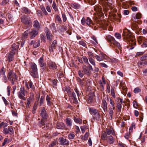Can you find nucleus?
I'll use <instances>...</instances> for the list:
<instances>
[{
	"instance_id": "26",
	"label": "nucleus",
	"mask_w": 147,
	"mask_h": 147,
	"mask_svg": "<svg viewBox=\"0 0 147 147\" xmlns=\"http://www.w3.org/2000/svg\"><path fill=\"white\" fill-rule=\"evenodd\" d=\"M31 66L32 71H37V68L36 65L34 63H31Z\"/></svg>"
},
{
	"instance_id": "47",
	"label": "nucleus",
	"mask_w": 147,
	"mask_h": 147,
	"mask_svg": "<svg viewBox=\"0 0 147 147\" xmlns=\"http://www.w3.org/2000/svg\"><path fill=\"white\" fill-rule=\"evenodd\" d=\"M11 140H9L7 138H5L4 139V141L3 143H2V146H4L7 143H9L10 142Z\"/></svg>"
},
{
	"instance_id": "22",
	"label": "nucleus",
	"mask_w": 147,
	"mask_h": 147,
	"mask_svg": "<svg viewBox=\"0 0 147 147\" xmlns=\"http://www.w3.org/2000/svg\"><path fill=\"white\" fill-rule=\"evenodd\" d=\"M99 83L100 84V86H101L102 88H103L104 85L106 84V82L103 77H102V80H100Z\"/></svg>"
},
{
	"instance_id": "36",
	"label": "nucleus",
	"mask_w": 147,
	"mask_h": 147,
	"mask_svg": "<svg viewBox=\"0 0 147 147\" xmlns=\"http://www.w3.org/2000/svg\"><path fill=\"white\" fill-rule=\"evenodd\" d=\"M9 134H11L14 133V130L12 127H8L7 128Z\"/></svg>"
},
{
	"instance_id": "23",
	"label": "nucleus",
	"mask_w": 147,
	"mask_h": 147,
	"mask_svg": "<svg viewBox=\"0 0 147 147\" xmlns=\"http://www.w3.org/2000/svg\"><path fill=\"white\" fill-rule=\"evenodd\" d=\"M106 133L108 135H110L111 134H113L114 133L113 130L112 129H106Z\"/></svg>"
},
{
	"instance_id": "12",
	"label": "nucleus",
	"mask_w": 147,
	"mask_h": 147,
	"mask_svg": "<svg viewBox=\"0 0 147 147\" xmlns=\"http://www.w3.org/2000/svg\"><path fill=\"white\" fill-rule=\"evenodd\" d=\"M19 48V46L16 44H13L12 45V48H11V51L10 53L13 54L14 55L15 53L17 51V49Z\"/></svg>"
},
{
	"instance_id": "17",
	"label": "nucleus",
	"mask_w": 147,
	"mask_h": 147,
	"mask_svg": "<svg viewBox=\"0 0 147 147\" xmlns=\"http://www.w3.org/2000/svg\"><path fill=\"white\" fill-rule=\"evenodd\" d=\"M102 108L105 111L107 110V105L106 101L105 100H102Z\"/></svg>"
},
{
	"instance_id": "40",
	"label": "nucleus",
	"mask_w": 147,
	"mask_h": 147,
	"mask_svg": "<svg viewBox=\"0 0 147 147\" xmlns=\"http://www.w3.org/2000/svg\"><path fill=\"white\" fill-rule=\"evenodd\" d=\"M89 61L90 63L93 65L95 66L96 64L94 60L91 57H90L89 58Z\"/></svg>"
},
{
	"instance_id": "38",
	"label": "nucleus",
	"mask_w": 147,
	"mask_h": 147,
	"mask_svg": "<svg viewBox=\"0 0 147 147\" xmlns=\"http://www.w3.org/2000/svg\"><path fill=\"white\" fill-rule=\"evenodd\" d=\"M85 22L87 25H89L92 23V21L89 18L87 17L86 20Z\"/></svg>"
},
{
	"instance_id": "62",
	"label": "nucleus",
	"mask_w": 147,
	"mask_h": 147,
	"mask_svg": "<svg viewBox=\"0 0 147 147\" xmlns=\"http://www.w3.org/2000/svg\"><path fill=\"white\" fill-rule=\"evenodd\" d=\"M9 1V0H3L1 4L2 5H5L7 4Z\"/></svg>"
},
{
	"instance_id": "2",
	"label": "nucleus",
	"mask_w": 147,
	"mask_h": 147,
	"mask_svg": "<svg viewBox=\"0 0 147 147\" xmlns=\"http://www.w3.org/2000/svg\"><path fill=\"white\" fill-rule=\"evenodd\" d=\"M106 39L108 41L110 42L112 44L117 46L119 49L121 48L120 43L116 41L114 38L112 36L108 35L106 36Z\"/></svg>"
},
{
	"instance_id": "49",
	"label": "nucleus",
	"mask_w": 147,
	"mask_h": 147,
	"mask_svg": "<svg viewBox=\"0 0 147 147\" xmlns=\"http://www.w3.org/2000/svg\"><path fill=\"white\" fill-rule=\"evenodd\" d=\"M115 36L117 39H120L121 38V35L118 33H116L115 34Z\"/></svg>"
},
{
	"instance_id": "41",
	"label": "nucleus",
	"mask_w": 147,
	"mask_h": 147,
	"mask_svg": "<svg viewBox=\"0 0 147 147\" xmlns=\"http://www.w3.org/2000/svg\"><path fill=\"white\" fill-rule=\"evenodd\" d=\"M44 119H42L40 121H39L38 123V125L40 127H42L45 124V121Z\"/></svg>"
},
{
	"instance_id": "33",
	"label": "nucleus",
	"mask_w": 147,
	"mask_h": 147,
	"mask_svg": "<svg viewBox=\"0 0 147 147\" xmlns=\"http://www.w3.org/2000/svg\"><path fill=\"white\" fill-rule=\"evenodd\" d=\"M74 120L75 122L80 124H81L82 123V120L79 118H77L76 117H74Z\"/></svg>"
},
{
	"instance_id": "24",
	"label": "nucleus",
	"mask_w": 147,
	"mask_h": 147,
	"mask_svg": "<svg viewBox=\"0 0 147 147\" xmlns=\"http://www.w3.org/2000/svg\"><path fill=\"white\" fill-rule=\"evenodd\" d=\"M107 140L110 144H113L114 141L113 137L111 136H108Z\"/></svg>"
},
{
	"instance_id": "51",
	"label": "nucleus",
	"mask_w": 147,
	"mask_h": 147,
	"mask_svg": "<svg viewBox=\"0 0 147 147\" xmlns=\"http://www.w3.org/2000/svg\"><path fill=\"white\" fill-rule=\"evenodd\" d=\"M45 97L43 96H41V97L40 100V106H41L44 103V99Z\"/></svg>"
},
{
	"instance_id": "3",
	"label": "nucleus",
	"mask_w": 147,
	"mask_h": 147,
	"mask_svg": "<svg viewBox=\"0 0 147 147\" xmlns=\"http://www.w3.org/2000/svg\"><path fill=\"white\" fill-rule=\"evenodd\" d=\"M25 96L24 87L21 86L20 88V91L18 93V97L20 99L25 100L26 99V98L25 97Z\"/></svg>"
},
{
	"instance_id": "55",
	"label": "nucleus",
	"mask_w": 147,
	"mask_h": 147,
	"mask_svg": "<svg viewBox=\"0 0 147 147\" xmlns=\"http://www.w3.org/2000/svg\"><path fill=\"white\" fill-rule=\"evenodd\" d=\"M37 105L34 104L33 108L32 113H36V110L37 109Z\"/></svg>"
},
{
	"instance_id": "59",
	"label": "nucleus",
	"mask_w": 147,
	"mask_h": 147,
	"mask_svg": "<svg viewBox=\"0 0 147 147\" xmlns=\"http://www.w3.org/2000/svg\"><path fill=\"white\" fill-rule=\"evenodd\" d=\"M40 42L39 41H38L36 42H35V43L33 45V47L34 48H36L38 47H39L40 45Z\"/></svg>"
},
{
	"instance_id": "48",
	"label": "nucleus",
	"mask_w": 147,
	"mask_h": 147,
	"mask_svg": "<svg viewBox=\"0 0 147 147\" xmlns=\"http://www.w3.org/2000/svg\"><path fill=\"white\" fill-rule=\"evenodd\" d=\"M140 59L141 61H143L147 59V55H145L141 57Z\"/></svg>"
},
{
	"instance_id": "21",
	"label": "nucleus",
	"mask_w": 147,
	"mask_h": 147,
	"mask_svg": "<svg viewBox=\"0 0 147 147\" xmlns=\"http://www.w3.org/2000/svg\"><path fill=\"white\" fill-rule=\"evenodd\" d=\"M13 54L9 53L8 54V56L7 57V58L8 61L9 62H10L12 61L13 59Z\"/></svg>"
},
{
	"instance_id": "29",
	"label": "nucleus",
	"mask_w": 147,
	"mask_h": 147,
	"mask_svg": "<svg viewBox=\"0 0 147 147\" xmlns=\"http://www.w3.org/2000/svg\"><path fill=\"white\" fill-rule=\"evenodd\" d=\"M31 75L34 78H37L38 77V75L37 71H32L30 73Z\"/></svg>"
},
{
	"instance_id": "27",
	"label": "nucleus",
	"mask_w": 147,
	"mask_h": 147,
	"mask_svg": "<svg viewBox=\"0 0 147 147\" xmlns=\"http://www.w3.org/2000/svg\"><path fill=\"white\" fill-rule=\"evenodd\" d=\"M46 35L47 36V39L51 41L52 38V35L50 33L49 31H47L46 32Z\"/></svg>"
},
{
	"instance_id": "5",
	"label": "nucleus",
	"mask_w": 147,
	"mask_h": 147,
	"mask_svg": "<svg viewBox=\"0 0 147 147\" xmlns=\"http://www.w3.org/2000/svg\"><path fill=\"white\" fill-rule=\"evenodd\" d=\"M94 10L99 15L102 16L103 14L102 8L101 6L99 5H95L94 7Z\"/></svg>"
},
{
	"instance_id": "13",
	"label": "nucleus",
	"mask_w": 147,
	"mask_h": 147,
	"mask_svg": "<svg viewBox=\"0 0 147 147\" xmlns=\"http://www.w3.org/2000/svg\"><path fill=\"white\" fill-rule=\"evenodd\" d=\"M38 31L35 30H33L29 33L30 37L31 39H32L35 37L38 34Z\"/></svg>"
},
{
	"instance_id": "18",
	"label": "nucleus",
	"mask_w": 147,
	"mask_h": 147,
	"mask_svg": "<svg viewBox=\"0 0 147 147\" xmlns=\"http://www.w3.org/2000/svg\"><path fill=\"white\" fill-rule=\"evenodd\" d=\"M83 70L84 73L87 75H89L91 74V72L90 70L86 68V66H83Z\"/></svg>"
},
{
	"instance_id": "39",
	"label": "nucleus",
	"mask_w": 147,
	"mask_h": 147,
	"mask_svg": "<svg viewBox=\"0 0 147 147\" xmlns=\"http://www.w3.org/2000/svg\"><path fill=\"white\" fill-rule=\"evenodd\" d=\"M71 6L74 9H77L80 8V5L78 3H73L72 4Z\"/></svg>"
},
{
	"instance_id": "58",
	"label": "nucleus",
	"mask_w": 147,
	"mask_h": 147,
	"mask_svg": "<svg viewBox=\"0 0 147 147\" xmlns=\"http://www.w3.org/2000/svg\"><path fill=\"white\" fill-rule=\"evenodd\" d=\"M41 9L43 12V13L45 15H47L48 14L47 13V12L45 9V7L43 6H41Z\"/></svg>"
},
{
	"instance_id": "1",
	"label": "nucleus",
	"mask_w": 147,
	"mask_h": 147,
	"mask_svg": "<svg viewBox=\"0 0 147 147\" xmlns=\"http://www.w3.org/2000/svg\"><path fill=\"white\" fill-rule=\"evenodd\" d=\"M7 77L9 80L11 81V83L12 85L14 84L15 82L17 79L16 74L11 71L8 72Z\"/></svg>"
},
{
	"instance_id": "8",
	"label": "nucleus",
	"mask_w": 147,
	"mask_h": 147,
	"mask_svg": "<svg viewBox=\"0 0 147 147\" xmlns=\"http://www.w3.org/2000/svg\"><path fill=\"white\" fill-rule=\"evenodd\" d=\"M40 115L43 119H47L48 115L44 107H43L41 109Z\"/></svg>"
},
{
	"instance_id": "44",
	"label": "nucleus",
	"mask_w": 147,
	"mask_h": 147,
	"mask_svg": "<svg viewBox=\"0 0 147 147\" xmlns=\"http://www.w3.org/2000/svg\"><path fill=\"white\" fill-rule=\"evenodd\" d=\"M144 37L142 36H139L138 37V40L140 44H141L142 43V41L143 40Z\"/></svg>"
},
{
	"instance_id": "14",
	"label": "nucleus",
	"mask_w": 147,
	"mask_h": 147,
	"mask_svg": "<svg viewBox=\"0 0 147 147\" xmlns=\"http://www.w3.org/2000/svg\"><path fill=\"white\" fill-rule=\"evenodd\" d=\"M21 22L26 24H29L30 21L28 19L27 17L26 16H22L21 18Z\"/></svg>"
},
{
	"instance_id": "9",
	"label": "nucleus",
	"mask_w": 147,
	"mask_h": 147,
	"mask_svg": "<svg viewBox=\"0 0 147 147\" xmlns=\"http://www.w3.org/2000/svg\"><path fill=\"white\" fill-rule=\"evenodd\" d=\"M89 110L91 114H93L94 115H96L98 118H100V116L97 110L91 108H89Z\"/></svg>"
},
{
	"instance_id": "15",
	"label": "nucleus",
	"mask_w": 147,
	"mask_h": 147,
	"mask_svg": "<svg viewBox=\"0 0 147 147\" xmlns=\"http://www.w3.org/2000/svg\"><path fill=\"white\" fill-rule=\"evenodd\" d=\"M59 142L61 145H69V142L66 139L61 138L59 139Z\"/></svg>"
},
{
	"instance_id": "43",
	"label": "nucleus",
	"mask_w": 147,
	"mask_h": 147,
	"mask_svg": "<svg viewBox=\"0 0 147 147\" xmlns=\"http://www.w3.org/2000/svg\"><path fill=\"white\" fill-rule=\"evenodd\" d=\"M79 44L80 45H82V46L86 47V43L85 41L84 40H82L79 42Z\"/></svg>"
},
{
	"instance_id": "30",
	"label": "nucleus",
	"mask_w": 147,
	"mask_h": 147,
	"mask_svg": "<svg viewBox=\"0 0 147 147\" xmlns=\"http://www.w3.org/2000/svg\"><path fill=\"white\" fill-rule=\"evenodd\" d=\"M142 17L141 14L140 13H138L134 17V20H136L137 19H140Z\"/></svg>"
},
{
	"instance_id": "61",
	"label": "nucleus",
	"mask_w": 147,
	"mask_h": 147,
	"mask_svg": "<svg viewBox=\"0 0 147 147\" xmlns=\"http://www.w3.org/2000/svg\"><path fill=\"white\" fill-rule=\"evenodd\" d=\"M111 94L112 96L114 98H115V93L114 92V88H112V89H111Z\"/></svg>"
},
{
	"instance_id": "11",
	"label": "nucleus",
	"mask_w": 147,
	"mask_h": 147,
	"mask_svg": "<svg viewBox=\"0 0 147 147\" xmlns=\"http://www.w3.org/2000/svg\"><path fill=\"white\" fill-rule=\"evenodd\" d=\"M47 65L50 69H57V66L56 64L51 61H49L48 62Z\"/></svg>"
},
{
	"instance_id": "54",
	"label": "nucleus",
	"mask_w": 147,
	"mask_h": 147,
	"mask_svg": "<svg viewBox=\"0 0 147 147\" xmlns=\"http://www.w3.org/2000/svg\"><path fill=\"white\" fill-rule=\"evenodd\" d=\"M141 90L139 88H136L134 89V92L135 93H138L139 92H141Z\"/></svg>"
},
{
	"instance_id": "35",
	"label": "nucleus",
	"mask_w": 147,
	"mask_h": 147,
	"mask_svg": "<svg viewBox=\"0 0 147 147\" xmlns=\"http://www.w3.org/2000/svg\"><path fill=\"white\" fill-rule=\"evenodd\" d=\"M89 129L88 130V131L86 132L84 136L83 137H82V139H83L84 140H87L89 136Z\"/></svg>"
},
{
	"instance_id": "57",
	"label": "nucleus",
	"mask_w": 147,
	"mask_h": 147,
	"mask_svg": "<svg viewBox=\"0 0 147 147\" xmlns=\"http://www.w3.org/2000/svg\"><path fill=\"white\" fill-rule=\"evenodd\" d=\"M30 87L32 90H34L35 88V87L33 85V83L31 81H30L29 83Z\"/></svg>"
},
{
	"instance_id": "16",
	"label": "nucleus",
	"mask_w": 147,
	"mask_h": 147,
	"mask_svg": "<svg viewBox=\"0 0 147 147\" xmlns=\"http://www.w3.org/2000/svg\"><path fill=\"white\" fill-rule=\"evenodd\" d=\"M57 41L54 40L52 42L51 46L49 47V50L50 52H53V50L55 48V45L57 44Z\"/></svg>"
},
{
	"instance_id": "53",
	"label": "nucleus",
	"mask_w": 147,
	"mask_h": 147,
	"mask_svg": "<svg viewBox=\"0 0 147 147\" xmlns=\"http://www.w3.org/2000/svg\"><path fill=\"white\" fill-rule=\"evenodd\" d=\"M82 59L85 63L87 64L89 63L88 59L86 57H82Z\"/></svg>"
},
{
	"instance_id": "32",
	"label": "nucleus",
	"mask_w": 147,
	"mask_h": 147,
	"mask_svg": "<svg viewBox=\"0 0 147 147\" xmlns=\"http://www.w3.org/2000/svg\"><path fill=\"white\" fill-rule=\"evenodd\" d=\"M133 127H134V128H135V125L133 123L131 124V126H130L129 128V134L132 133Z\"/></svg>"
},
{
	"instance_id": "6",
	"label": "nucleus",
	"mask_w": 147,
	"mask_h": 147,
	"mask_svg": "<svg viewBox=\"0 0 147 147\" xmlns=\"http://www.w3.org/2000/svg\"><path fill=\"white\" fill-rule=\"evenodd\" d=\"M34 93L32 92L30 93V96L27 100L26 107H30V103L33 101L34 99Z\"/></svg>"
},
{
	"instance_id": "7",
	"label": "nucleus",
	"mask_w": 147,
	"mask_h": 147,
	"mask_svg": "<svg viewBox=\"0 0 147 147\" xmlns=\"http://www.w3.org/2000/svg\"><path fill=\"white\" fill-rule=\"evenodd\" d=\"M6 69L4 67H2L1 69V73L2 75V79L3 81L5 82H7V78L5 75Z\"/></svg>"
},
{
	"instance_id": "28",
	"label": "nucleus",
	"mask_w": 147,
	"mask_h": 147,
	"mask_svg": "<svg viewBox=\"0 0 147 147\" xmlns=\"http://www.w3.org/2000/svg\"><path fill=\"white\" fill-rule=\"evenodd\" d=\"M46 100L47 101V105L49 106H50L51 105L52 102L51 101V98L48 95L47 96Z\"/></svg>"
},
{
	"instance_id": "50",
	"label": "nucleus",
	"mask_w": 147,
	"mask_h": 147,
	"mask_svg": "<svg viewBox=\"0 0 147 147\" xmlns=\"http://www.w3.org/2000/svg\"><path fill=\"white\" fill-rule=\"evenodd\" d=\"M23 11L26 13H30V11L27 8L25 7H24L22 8Z\"/></svg>"
},
{
	"instance_id": "10",
	"label": "nucleus",
	"mask_w": 147,
	"mask_h": 147,
	"mask_svg": "<svg viewBox=\"0 0 147 147\" xmlns=\"http://www.w3.org/2000/svg\"><path fill=\"white\" fill-rule=\"evenodd\" d=\"M127 38L128 40L130 41L131 44L135 46L136 45V42L135 40V38L133 35H129L127 36Z\"/></svg>"
},
{
	"instance_id": "52",
	"label": "nucleus",
	"mask_w": 147,
	"mask_h": 147,
	"mask_svg": "<svg viewBox=\"0 0 147 147\" xmlns=\"http://www.w3.org/2000/svg\"><path fill=\"white\" fill-rule=\"evenodd\" d=\"M75 136V135L73 133H70L68 135V138L70 139H73Z\"/></svg>"
},
{
	"instance_id": "4",
	"label": "nucleus",
	"mask_w": 147,
	"mask_h": 147,
	"mask_svg": "<svg viewBox=\"0 0 147 147\" xmlns=\"http://www.w3.org/2000/svg\"><path fill=\"white\" fill-rule=\"evenodd\" d=\"M117 103L116 107L118 111L119 112L121 111L122 105L123 102V99L118 98L117 99Z\"/></svg>"
},
{
	"instance_id": "20",
	"label": "nucleus",
	"mask_w": 147,
	"mask_h": 147,
	"mask_svg": "<svg viewBox=\"0 0 147 147\" xmlns=\"http://www.w3.org/2000/svg\"><path fill=\"white\" fill-rule=\"evenodd\" d=\"M113 108H109L108 113H109V116H110L109 119L111 120L112 119L113 115Z\"/></svg>"
},
{
	"instance_id": "64",
	"label": "nucleus",
	"mask_w": 147,
	"mask_h": 147,
	"mask_svg": "<svg viewBox=\"0 0 147 147\" xmlns=\"http://www.w3.org/2000/svg\"><path fill=\"white\" fill-rule=\"evenodd\" d=\"M3 133L5 134H9V132H8V130L7 128H4L3 129Z\"/></svg>"
},
{
	"instance_id": "19",
	"label": "nucleus",
	"mask_w": 147,
	"mask_h": 147,
	"mask_svg": "<svg viewBox=\"0 0 147 147\" xmlns=\"http://www.w3.org/2000/svg\"><path fill=\"white\" fill-rule=\"evenodd\" d=\"M39 63L41 67H43L46 65V64L44 62L43 58L42 57H41L39 59Z\"/></svg>"
},
{
	"instance_id": "56",
	"label": "nucleus",
	"mask_w": 147,
	"mask_h": 147,
	"mask_svg": "<svg viewBox=\"0 0 147 147\" xmlns=\"http://www.w3.org/2000/svg\"><path fill=\"white\" fill-rule=\"evenodd\" d=\"M109 100L110 103L112 105L113 109L114 110L115 109V107L114 104V102L111 98H110Z\"/></svg>"
},
{
	"instance_id": "42",
	"label": "nucleus",
	"mask_w": 147,
	"mask_h": 147,
	"mask_svg": "<svg viewBox=\"0 0 147 147\" xmlns=\"http://www.w3.org/2000/svg\"><path fill=\"white\" fill-rule=\"evenodd\" d=\"M64 125L62 123L58 124L57 126V127L59 129H63L64 127Z\"/></svg>"
},
{
	"instance_id": "45",
	"label": "nucleus",
	"mask_w": 147,
	"mask_h": 147,
	"mask_svg": "<svg viewBox=\"0 0 147 147\" xmlns=\"http://www.w3.org/2000/svg\"><path fill=\"white\" fill-rule=\"evenodd\" d=\"M55 20L56 21H57L58 22L61 23V19L60 16L58 15H57L55 17Z\"/></svg>"
},
{
	"instance_id": "37",
	"label": "nucleus",
	"mask_w": 147,
	"mask_h": 147,
	"mask_svg": "<svg viewBox=\"0 0 147 147\" xmlns=\"http://www.w3.org/2000/svg\"><path fill=\"white\" fill-rule=\"evenodd\" d=\"M66 124L69 126H71L72 125V123L71 120L69 118L66 119Z\"/></svg>"
},
{
	"instance_id": "63",
	"label": "nucleus",
	"mask_w": 147,
	"mask_h": 147,
	"mask_svg": "<svg viewBox=\"0 0 147 147\" xmlns=\"http://www.w3.org/2000/svg\"><path fill=\"white\" fill-rule=\"evenodd\" d=\"M52 6L53 9L55 11H57V8L56 5L54 2H53V3Z\"/></svg>"
},
{
	"instance_id": "34",
	"label": "nucleus",
	"mask_w": 147,
	"mask_h": 147,
	"mask_svg": "<svg viewBox=\"0 0 147 147\" xmlns=\"http://www.w3.org/2000/svg\"><path fill=\"white\" fill-rule=\"evenodd\" d=\"M82 132V133H84L86 130L88 129V127L86 125H83L81 126L80 127Z\"/></svg>"
},
{
	"instance_id": "46",
	"label": "nucleus",
	"mask_w": 147,
	"mask_h": 147,
	"mask_svg": "<svg viewBox=\"0 0 147 147\" xmlns=\"http://www.w3.org/2000/svg\"><path fill=\"white\" fill-rule=\"evenodd\" d=\"M84 73L83 70H79L78 72V74L79 76L81 77L82 78L84 76Z\"/></svg>"
},
{
	"instance_id": "31",
	"label": "nucleus",
	"mask_w": 147,
	"mask_h": 147,
	"mask_svg": "<svg viewBox=\"0 0 147 147\" xmlns=\"http://www.w3.org/2000/svg\"><path fill=\"white\" fill-rule=\"evenodd\" d=\"M34 27L35 28H40V25L38 22L37 21L35 20L34 22Z\"/></svg>"
},
{
	"instance_id": "60",
	"label": "nucleus",
	"mask_w": 147,
	"mask_h": 147,
	"mask_svg": "<svg viewBox=\"0 0 147 147\" xmlns=\"http://www.w3.org/2000/svg\"><path fill=\"white\" fill-rule=\"evenodd\" d=\"M94 57L96 58L97 60L98 61H100L102 60V58L98 55H96Z\"/></svg>"
},
{
	"instance_id": "25",
	"label": "nucleus",
	"mask_w": 147,
	"mask_h": 147,
	"mask_svg": "<svg viewBox=\"0 0 147 147\" xmlns=\"http://www.w3.org/2000/svg\"><path fill=\"white\" fill-rule=\"evenodd\" d=\"M108 137L106 132H104L102 133L101 134V139L103 140H107Z\"/></svg>"
}]
</instances>
